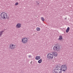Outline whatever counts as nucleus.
Segmentation results:
<instances>
[{
	"label": "nucleus",
	"instance_id": "obj_1",
	"mask_svg": "<svg viewBox=\"0 0 73 73\" xmlns=\"http://www.w3.org/2000/svg\"><path fill=\"white\" fill-rule=\"evenodd\" d=\"M67 70V67L65 65H62L61 67V68L59 66L56 67L53 70L54 73H62V71L63 72L66 71Z\"/></svg>",
	"mask_w": 73,
	"mask_h": 73
},
{
	"label": "nucleus",
	"instance_id": "obj_2",
	"mask_svg": "<svg viewBox=\"0 0 73 73\" xmlns=\"http://www.w3.org/2000/svg\"><path fill=\"white\" fill-rule=\"evenodd\" d=\"M0 16L2 19H9V17H8L7 13L5 12H3L1 13Z\"/></svg>",
	"mask_w": 73,
	"mask_h": 73
},
{
	"label": "nucleus",
	"instance_id": "obj_3",
	"mask_svg": "<svg viewBox=\"0 0 73 73\" xmlns=\"http://www.w3.org/2000/svg\"><path fill=\"white\" fill-rule=\"evenodd\" d=\"M61 48V46L60 45L58 46H55L53 47V50L55 51L58 52L60 50Z\"/></svg>",
	"mask_w": 73,
	"mask_h": 73
},
{
	"label": "nucleus",
	"instance_id": "obj_4",
	"mask_svg": "<svg viewBox=\"0 0 73 73\" xmlns=\"http://www.w3.org/2000/svg\"><path fill=\"white\" fill-rule=\"evenodd\" d=\"M28 38H22L21 42L22 44H25L28 42Z\"/></svg>",
	"mask_w": 73,
	"mask_h": 73
},
{
	"label": "nucleus",
	"instance_id": "obj_5",
	"mask_svg": "<svg viewBox=\"0 0 73 73\" xmlns=\"http://www.w3.org/2000/svg\"><path fill=\"white\" fill-rule=\"evenodd\" d=\"M53 54L50 53L48 54L47 55V58L49 59H50V60L53 59Z\"/></svg>",
	"mask_w": 73,
	"mask_h": 73
},
{
	"label": "nucleus",
	"instance_id": "obj_6",
	"mask_svg": "<svg viewBox=\"0 0 73 73\" xmlns=\"http://www.w3.org/2000/svg\"><path fill=\"white\" fill-rule=\"evenodd\" d=\"M15 45L13 44H11L9 45V48L10 49H14L15 48Z\"/></svg>",
	"mask_w": 73,
	"mask_h": 73
},
{
	"label": "nucleus",
	"instance_id": "obj_7",
	"mask_svg": "<svg viewBox=\"0 0 73 73\" xmlns=\"http://www.w3.org/2000/svg\"><path fill=\"white\" fill-rule=\"evenodd\" d=\"M17 28H20L21 27V24L20 23H18L16 26Z\"/></svg>",
	"mask_w": 73,
	"mask_h": 73
},
{
	"label": "nucleus",
	"instance_id": "obj_8",
	"mask_svg": "<svg viewBox=\"0 0 73 73\" xmlns=\"http://www.w3.org/2000/svg\"><path fill=\"white\" fill-rule=\"evenodd\" d=\"M52 54L55 56V57H57L58 55V54L56 52H52Z\"/></svg>",
	"mask_w": 73,
	"mask_h": 73
},
{
	"label": "nucleus",
	"instance_id": "obj_9",
	"mask_svg": "<svg viewBox=\"0 0 73 73\" xmlns=\"http://www.w3.org/2000/svg\"><path fill=\"white\" fill-rule=\"evenodd\" d=\"M59 37V38L58 39V40H62V36H60Z\"/></svg>",
	"mask_w": 73,
	"mask_h": 73
},
{
	"label": "nucleus",
	"instance_id": "obj_10",
	"mask_svg": "<svg viewBox=\"0 0 73 73\" xmlns=\"http://www.w3.org/2000/svg\"><path fill=\"white\" fill-rule=\"evenodd\" d=\"M70 30V28L69 27H68L66 30V33H68V32L69 31V30Z\"/></svg>",
	"mask_w": 73,
	"mask_h": 73
},
{
	"label": "nucleus",
	"instance_id": "obj_11",
	"mask_svg": "<svg viewBox=\"0 0 73 73\" xmlns=\"http://www.w3.org/2000/svg\"><path fill=\"white\" fill-rule=\"evenodd\" d=\"M4 31L3 30L0 32V37L1 36V35H3V33L4 32Z\"/></svg>",
	"mask_w": 73,
	"mask_h": 73
},
{
	"label": "nucleus",
	"instance_id": "obj_12",
	"mask_svg": "<svg viewBox=\"0 0 73 73\" xmlns=\"http://www.w3.org/2000/svg\"><path fill=\"white\" fill-rule=\"evenodd\" d=\"M40 56H36L35 58L36 60H38L39 59H40Z\"/></svg>",
	"mask_w": 73,
	"mask_h": 73
},
{
	"label": "nucleus",
	"instance_id": "obj_13",
	"mask_svg": "<svg viewBox=\"0 0 73 73\" xmlns=\"http://www.w3.org/2000/svg\"><path fill=\"white\" fill-rule=\"evenodd\" d=\"M36 29L37 31H40V27H37Z\"/></svg>",
	"mask_w": 73,
	"mask_h": 73
},
{
	"label": "nucleus",
	"instance_id": "obj_14",
	"mask_svg": "<svg viewBox=\"0 0 73 73\" xmlns=\"http://www.w3.org/2000/svg\"><path fill=\"white\" fill-rule=\"evenodd\" d=\"M42 62V59H40L38 61V62L39 64H40L41 62Z\"/></svg>",
	"mask_w": 73,
	"mask_h": 73
},
{
	"label": "nucleus",
	"instance_id": "obj_15",
	"mask_svg": "<svg viewBox=\"0 0 73 73\" xmlns=\"http://www.w3.org/2000/svg\"><path fill=\"white\" fill-rule=\"evenodd\" d=\"M41 20L42 21H44V17H41Z\"/></svg>",
	"mask_w": 73,
	"mask_h": 73
},
{
	"label": "nucleus",
	"instance_id": "obj_16",
	"mask_svg": "<svg viewBox=\"0 0 73 73\" xmlns=\"http://www.w3.org/2000/svg\"><path fill=\"white\" fill-rule=\"evenodd\" d=\"M19 4V3H18V2H16L15 4V5H18Z\"/></svg>",
	"mask_w": 73,
	"mask_h": 73
},
{
	"label": "nucleus",
	"instance_id": "obj_17",
	"mask_svg": "<svg viewBox=\"0 0 73 73\" xmlns=\"http://www.w3.org/2000/svg\"><path fill=\"white\" fill-rule=\"evenodd\" d=\"M28 57L29 58H31L32 57V56L31 55H29L28 56Z\"/></svg>",
	"mask_w": 73,
	"mask_h": 73
},
{
	"label": "nucleus",
	"instance_id": "obj_18",
	"mask_svg": "<svg viewBox=\"0 0 73 73\" xmlns=\"http://www.w3.org/2000/svg\"><path fill=\"white\" fill-rule=\"evenodd\" d=\"M37 4L38 5V4H39V3H37Z\"/></svg>",
	"mask_w": 73,
	"mask_h": 73
}]
</instances>
